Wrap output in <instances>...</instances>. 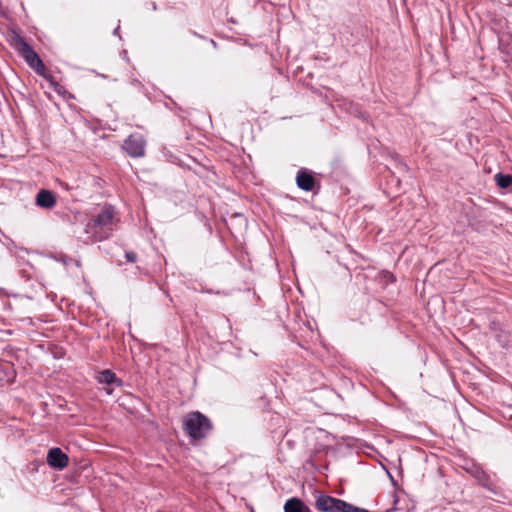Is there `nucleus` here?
I'll return each mask as SVG.
<instances>
[{
  "mask_svg": "<svg viewBox=\"0 0 512 512\" xmlns=\"http://www.w3.org/2000/svg\"><path fill=\"white\" fill-rule=\"evenodd\" d=\"M114 216L113 207L111 205H105L102 210L88 222L86 231L92 235L94 241H103L111 236Z\"/></svg>",
  "mask_w": 512,
  "mask_h": 512,
  "instance_id": "f257e3e1",
  "label": "nucleus"
},
{
  "mask_svg": "<svg viewBox=\"0 0 512 512\" xmlns=\"http://www.w3.org/2000/svg\"><path fill=\"white\" fill-rule=\"evenodd\" d=\"M183 426L186 433L195 440L207 437L213 427L210 419L198 411L187 414Z\"/></svg>",
  "mask_w": 512,
  "mask_h": 512,
  "instance_id": "f03ea898",
  "label": "nucleus"
},
{
  "mask_svg": "<svg viewBox=\"0 0 512 512\" xmlns=\"http://www.w3.org/2000/svg\"><path fill=\"white\" fill-rule=\"evenodd\" d=\"M14 47L38 75L45 76L47 72L43 61L22 37L17 35L14 38Z\"/></svg>",
  "mask_w": 512,
  "mask_h": 512,
  "instance_id": "7ed1b4c3",
  "label": "nucleus"
},
{
  "mask_svg": "<svg viewBox=\"0 0 512 512\" xmlns=\"http://www.w3.org/2000/svg\"><path fill=\"white\" fill-rule=\"evenodd\" d=\"M146 141L140 134H131L123 144L126 153L134 158L142 157L145 154Z\"/></svg>",
  "mask_w": 512,
  "mask_h": 512,
  "instance_id": "20e7f679",
  "label": "nucleus"
},
{
  "mask_svg": "<svg viewBox=\"0 0 512 512\" xmlns=\"http://www.w3.org/2000/svg\"><path fill=\"white\" fill-rule=\"evenodd\" d=\"M48 465L56 470H63L68 466L69 457L59 447L49 449L46 457Z\"/></svg>",
  "mask_w": 512,
  "mask_h": 512,
  "instance_id": "39448f33",
  "label": "nucleus"
},
{
  "mask_svg": "<svg viewBox=\"0 0 512 512\" xmlns=\"http://www.w3.org/2000/svg\"><path fill=\"white\" fill-rule=\"evenodd\" d=\"M297 186L304 191H311L315 185V178L306 169H300L296 177Z\"/></svg>",
  "mask_w": 512,
  "mask_h": 512,
  "instance_id": "423d86ee",
  "label": "nucleus"
},
{
  "mask_svg": "<svg viewBox=\"0 0 512 512\" xmlns=\"http://www.w3.org/2000/svg\"><path fill=\"white\" fill-rule=\"evenodd\" d=\"M36 204L41 208L50 209L56 204V198L51 191L42 189L36 195Z\"/></svg>",
  "mask_w": 512,
  "mask_h": 512,
  "instance_id": "0eeeda50",
  "label": "nucleus"
},
{
  "mask_svg": "<svg viewBox=\"0 0 512 512\" xmlns=\"http://www.w3.org/2000/svg\"><path fill=\"white\" fill-rule=\"evenodd\" d=\"M284 512H310L309 507L298 498H291L284 505Z\"/></svg>",
  "mask_w": 512,
  "mask_h": 512,
  "instance_id": "6e6552de",
  "label": "nucleus"
},
{
  "mask_svg": "<svg viewBox=\"0 0 512 512\" xmlns=\"http://www.w3.org/2000/svg\"><path fill=\"white\" fill-rule=\"evenodd\" d=\"M97 381L101 384H115L117 386L122 385V380L116 377V374L109 369L101 371L97 376Z\"/></svg>",
  "mask_w": 512,
  "mask_h": 512,
  "instance_id": "1a4fd4ad",
  "label": "nucleus"
},
{
  "mask_svg": "<svg viewBox=\"0 0 512 512\" xmlns=\"http://www.w3.org/2000/svg\"><path fill=\"white\" fill-rule=\"evenodd\" d=\"M495 180L500 188L506 189L512 185V175L498 173L495 175Z\"/></svg>",
  "mask_w": 512,
  "mask_h": 512,
  "instance_id": "9d476101",
  "label": "nucleus"
},
{
  "mask_svg": "<svg viewBox=\"0 0 512 512\" xmlns=\"http://www.w3.org/2000/svg\"><path fill=\"white\" fill-rule=\"evenodd\" d=\"M43 77L49 82L50 86L56 93H58L59 95H63L64 93H66L65 88L59 82H57L56 79L50 73H46Z\"/></svg>",
  "mask_w": 512,
  "mask_h": 512,
  "instance_id": "9b49d317",
  "label": "nucleus"
},
{
  "mask_svg": "<svg viewBox=\"0 0 512 512\" xmlns=\"http://www.w3.org/2000/svg\"><path fill=\"white\" fill-rule=\"evenodd\" d=\"M125 258L128 262L134 263L137 259V255H136V253L129 251V252L125 253Z\"/></svg>",
  "mask_w": 512,
  "mask_h": 512,
  "instance_id": "f8f14e48",
  "label": "nucleus"
},
{
  "mask_svg": "<svg viewBox=\"0 0 512 512\" xmlns=\"http://www.w3.org/2000/svg\"><path fill=\"white\" fill-rule=\"evenodd\" d=\"M497 337H498V340H499V342L501 343V345L503 347H509L510 346V344H509L510 340L509 339H506L505 341H502L501 340V337H502L501 334H499Z\"/></svg>",
  "mask_w": 512,
  "mask_h": 512,
  "instance_id": "ddd939ff",
  "label": "nucleus"
},
{
  "mask_svg": "<svg viewBox=\"0 0 512 512\" xmlns=\"http://www.w3.org/2000/svg\"><path fill=\"white\" fill-rule=\"evenodd\" d=\"M118 31H119V27H116V28L114 29V31H113V34H114V35L118 34Z\"/></svg>",
  "mask_w": 512,
  "mask_h": 512,
  "instance_id": "4468645a",
  "label": "nucleus"
},
{
  "mask_svg": "<svg viewBox=\"0 0 512 512\" xmlns=\"http://www.w3.org/2000/svg\"><path fill=\"white\" fill-rule=\"evenodd\" d=\"M106 392H107V394H111L112 393V389H106Z\"/></svg>",
  "mask_w": 512,
  "mask_h": 512,
  "instance_id": "2eb2a0df",
  "label": "nucleus"
},
{
  "mask_svg": "<svg viewBox=\"0 0 512 512\" xmlns=\"http://www.w3.org/2000/svg\"><path fill=\"white\" fill-rule=\"evenodd\" d=\"M152 8H153L154 10H156V4H155V3H153Z\"/></svg>",
  "mask_w": 512,
  "mask_h": 512,
  "instance_id": "dca6fc26",
  "label": "nucleus"
}]
</instances>
